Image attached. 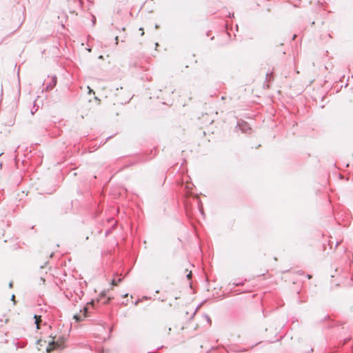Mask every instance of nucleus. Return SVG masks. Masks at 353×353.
Returning a JSON list of instances; mask_svg holds the SVG:
<instances>
[{"instance_id": "nucleus-2", "label": "nucleus", "mask_w": 353, "mask_h": 353, "mask_svg": "<svg viewBox=\"0 0 353 353\" xmlns=\"http://www.w3.org/2000/svg\"><path fill=\"white\" fill-rule=\"evenodd\" d=\"M86 312H87V307H83V312H82V311L81 310L80 313L74 314L73 318L77 321H81L83 320V319L85 317Z\"/></svg>"}, {"instance_id": "nucleus-1", "label": "nucleus", "mask_w": 353, "mask_h": 353, "mask_svg": "<svg viewBox=\"0 0 353 353\" xmlns=\"http://www.w3.org/2000/svg\"><path fill=\"white\" fill-rule=\"evenodd\" d=\"M61 345V343L58 340L55 341L54 337L52 336L44 337L37 341L38 350L41 353H48L59 348Z\"/></svg>"}, {"instance_id": "nucleus-4", "label": "nucleus", "mask_w": 353, "mask_h": 353, "mask_svg": "<svg viewBox=\"0 0 353 353\" xmlns=\"http://www.w3.org/2000/svg\"><path fill=\"white\" fill-rule=\"evenodd\" d=\"M191 276H192V272H188V274H187L188 279H190Z\"/></svg>"}, {"instance_id": "nucleus-3", "label": "nucleus", "mask_w": 353, "mask_h": 353, "mask_svg": "<svg viewBox=\"0 0 353 353\" xmlns=\"http://www.w3.org/2000/svg\"><path fill=\"white\" fill-rule=\"evenodd\" d=\"M34 319H35V324L37 325V328L39 329V322L41 321V316H38L37 315H35L34 316Z\"/></svg>"}]
</instances>
